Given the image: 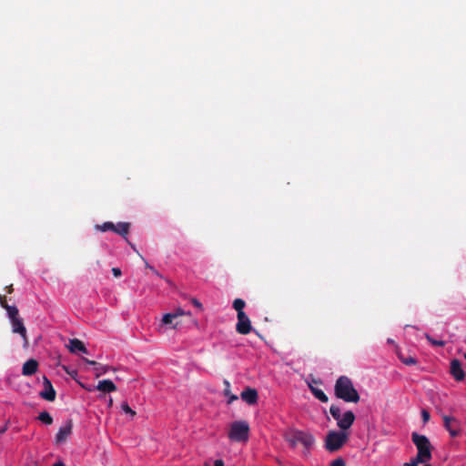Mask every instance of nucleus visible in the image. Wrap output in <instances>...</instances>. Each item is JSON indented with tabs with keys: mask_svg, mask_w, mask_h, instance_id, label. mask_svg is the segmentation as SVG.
Returning a JSON list of instances; mask_svg holds the SVG:
<instances>
[{
	"mask_svg": "<svg viewBox=\"0 0 466 466\" xmlns=\"http://www.w3.org/2000/svg\"><path fill=\"white\" fill-rule=\"evenodd\" d=\"M421 418H422L423 423H427L431 419L430 412L426 410H421Z\"/></svg>",
	"mask_w": 466,
	"mask_h": 466,
	"instance_id": "cd10ccee",
	"label": "nucleus"
},
{
	"mask_svg": "<svg viewBox=\"0 0 466 466\" xmlns=\"http://www.w3.org/2000/svg\"><path fill=\"white\" fill-rule=\"evenodd\" d=\"M443 426L449 431L451 437H457L460 434V422L454 417H450L447 415L442 416Z\"/></svg>",
	"mask_w": 466,
	"mask_h": 466,
	"instance_id": "6e6552de",
	"label": "nucleus"
},
{
	"mask_svg": "<svg viewBox=\"0 0 466 466\" xmlns=\"http://www.w3.org/2000/svg\"><path fill=\"white\" fill-rule=\"evenodd\" d=\"M450 373L457 381H461L464 380L465 372L461 367V362L459 360L453 359L451 361Z\"/></svg>",
	"mask_w": 466,
	"mask_h": 466,
	"instance_id": "9d476101",
	"label": "nucleus"
},
{
	"mask_svg": "<svg viewBox=\"0 0 466 466\" xmlns=\"http://www.w3.org/2000/svg\"><path fill=\"white\" fill-rule=\"evenodd\" d=\"M419 463H422L421 461H418V457L416 456V458L414 460H412L410 462H405L403 464V466H419Z\"/></svg>",
	"mask_w": 466,
	"mask_h": 466,
	"instance_id": "7c9ffc66",
	"label": "nucleus"
},
{
	"mask_svg": "<svg viewBox=\"0 0 466 466\" xmlns=\"http://www.w3.org/2000/svg\"><path fill=\"white\" fill-rule=\"evenodd\" d=\"M10 321H11V325H12V331L14 333L19 334L23 339L24 346H27L28 339H27V335H26V329L23 322V319L18 317Z\"/></svg>",
	"mask_w": 466,
	"mask_h": 466,
	"instance_id": "1a4fd4ad",
	"label": "nucleus"
},
{
	"mask_svg": "<svg viewBox=\"0 0 466 466\" xmlns=\"http://www.w3.org/2000/svg\"><path fill=\"white\" fill-rule=\"evenodd\" d=\"M45 390L40 392V397L48 401H53L56 399V390H54L51 381L45 376L44 377Z\"/></svg>",
	"mask_w": 466,
	"mask_h": 466,
	"instance_id": "f8f14e48",
	"label": "nucleus"
},
{
	"mask_svg": "<svg viewBox=\"0 0 466 466\" xmlns=\"http://www.w3.org/2000/svg\"><path fill=\"white\" fill-rule=\"evenodd\" d=\"M176 319V315H173L172 313H167L163 316L162 322L165 325H170L172 328H177V322L174 323V320Z\"/></svg>",
	"mask_w": 466,
	"mask_h": 466,
	"instance_id": "4be33fe9",
	"label": "nucleus"
},
{
	"mask_svg": "<svg viewBox=\"0 0 466 466\" xmlns=\"http://www.w3.org/2000/svg\"><path fill=\"white\" fill-rule=\"evenodd\" d=\"M411 441L418 450V461L428 462L431 459L432 445L430 440L425 436L417 432H412Z\"/></svg>",
	"mask_w": 466,
	"mask_h": 466,
	"instance_id": "f03ea898",
	"label": "nucleus"
},
{
	"mask_svg": "<svg viewBox=\"0 0 466 466\" xmlns=\"http://www.w3.org/2000/svg\"><path fill=\"white\" fill-rule=\"evenodd\" d=\"M38 420L46 425L53 423V418L47 411H43L38 415Z\"/></svg>",
	"mask_w": 466,
	"mask_h": 466,
	"instance_id": "b1692460",
	"label": "nucleus"
},
{
	"mask_svg": "<svg viewBox=\"0 0 466 466\" xmlns=\"http://www.w3.org/2000/svg\"><path fill=\"white\" fill-rule=\"evenodd\" d=\"M288 441L292 447H295L298 443H301L305 448L309 449L314 444L315 439L309 432L295 431L288 439Z\"/></svg>",
	"mask_w": 466,
	"mask_h": 466,
	"instance_id": "423d86ee",
	"label": "nucleus"
},
{
	"mask_svg": "<svg viewBox=\"0 0 466 466\" xmlns=\"http://www.w3.org/2000/svg\"><path fill=\"white\" fill-rule=\"evenodd\" d=\"M309 389H310L311 393L314 395V397L316 399H318L321 402H328L329 401L328 396L324 393V391L322 390L315 388V387H313L311 385H309Z\"/></svg>",
	"mask_w": 466,
	"mask_h": 466,
	"instance_id": "6ab92c4d",
	"label": "nucleus"
},
{
	"mask_svg": "<svg viewBox=\"0 0 466 466\" xmlns=\"http://www.w3.org/2000/svg\"><path fill=\"white\" fill-rule=\"evenodd\" d=\"M130 229V224L127 222H119L115 225L114 232L122 236L127 237Z\"/></svg>",
	"mask_w": 466,
	"mask_h": 466,
	"instance_id": "f3484780",
	"label": "nucleus"
},
{
	"mask_svg": "<svg viewBox=\"0 0 466 466\" xmlns=\"http://www.w3.org/2000/svg\"><path fill=\"white\" fill-rule=\"evenodd\" d=\"M402 362L406 365H413L417 363V360L414 358L410 357L408 359H403Z\"/></svg>",
	"mask_w": 466,
	"mask_h": 466,
	"instance_id": "c756f323",
	"label": "nucleus"
},
{
	"mask_svg": "<svg viewBox=\"0 0 466 466\" xmlns=\"http://www.w3.org/2000/svg\"><path fill=\"white\" fill-rule=\"evenodd\" d=\"M424 466H431V465L427 464V465H424Z\"/></svg>",
	"mask_w": 466,
	"mask_h": 466,
	"instance_id": "79ce46f5",
	"label": "nucleus"
},
{
	"mask_svg": "<svg viewBox=\"0 0 466 466\" xmlns=\"http://www.w3.org/2000/svg\"><path fill=\"white\" fill-rule=\"evenodd\" d=\"M68 349L70 352L76 354L78 352H82L85 354L88 353L87 349L86 348L85 344L78 339H72L69 340Z\"/></svg>",
	"mask_w": 466,
	"mask_h": 466,
	"instance_id": "4468645a",
	"label": "nucleus"
},
{
	"mask_svg": "<svg viewBox=\"0 0 466 466\" xmlns=\"http://www.w3.org/2000/svg\"><path fill=\"white\" fill-rule=\"evenodd\" d=\"M83 360L89 364V365H92V366H95V370H96V377H100L101 375L105 374L106 371H107V367L106 366H103L99 363H97L96 361L95 360H90L88 359H83Z\"/></svg>",
	"mask_w": 466,
	"mask_h": 466,
	"instance_id": "a211bd4d",
	"label": "nucleus"
},
{
	"mask_svg": "<svg viewBox=\"0 0 466 466\" xmlns=\"http://www.w3.org/2000/svg\"><path fill=\"white\" fill-rule=\"evenodd\" d=\"M224 385H225V389H224V395L228 397V403L230 404L232 403L234 400H238V396L237 395H234V394H231V391H230V383L229 381H228L227 380H224Z\"/></svg>",
	"mask_w": 466,
	"mask_h": 466,
	"instance_id": "412c9836",
	"label": "nucleus"
},
{
	"mask_svg": "<svg viewBox=\"0 0 466 466\" xmlns=\"http://www.w3.org/2000/svg\"><path fill=\"white\" fill-rule=\"evenodd\" d=\"M238 322L236 325V330L241 335H247L250 333L252 327L251 321L246 313L237 314Z\"/></svg>",
	"mask_w": 466,
	"mask_h": 466,
	"instance_id": "0eeeda50",
	"label": "nucleus"
},
{
	"mask_svg": "<svg viewBox=\"0 0 466 466\" xmlns=\"http://www.w3.org/2000/svg\"><path fill=\"white\" fill-rule=\"evenodd\" d=\"M121 409L125 413L129 414L132 418L136 415V411L133 410L127 402H123L121 404Z\"/></svg>",
	"mask_w": 466,
	"mask_h": 466,
	"instance_id": "bb28decb",
	"label": "nucleus"
},
{
	"mask_svg": "<svg viewBox=\"0 0 466 466\" xmlns=\"http://www.w3.org/2000/svg\"><path fill=\"white\" fill-rule=\"evenodd\" d=\"M64 370H65L68 374H70L71 376L73 375V372H70V371L67 370V368H66V367H64Z\"/></svg>",
	"mask_w": 466,
	"mask_h": 466,
	"instance_id": "58836bf2",
	"label": "nucleus"
},
{
	"mask_svg": "<svg viewBox=\"0 0 466 466\" xmlns=\"http://www.w3.org/2000/svg\"><path fill=\"white\" fill-rule=\"evenodd\" d=\"M53 466H65V464L62 461H57Z\"/></svg>",
	"mask_w": 466,
	"mask_h": 466,
	"instance_id": "4c0bfd02",
	"label": "nucleus"
},
{
	"mask_svg": "<svg viewBox=\"0 0 466 466\" xmlns=\"http://www.w3.org/2000/svg\"><path fill=\"white\" fill-rule=\"evenodd\" d=\"M249 425L246 420H236L231 423L228 438L234 441L242 442L248 440Z\"/></svg>",
	"mask_w": 466,
	"mask_h": 466,
	"instance_id": "39448f33",
	"label": "nucleus"
},
{
	"mask_svg": "<svg viewBox=\"0 0 466 466\" xmlns=\"http://www.w3.org/2000/svg\"><path fill=\"white\" fill-rule=\"evenodd\" d=\"M73 422L68 420L62 427H60L58 432L56 435V443H62L66 441L68 436L72 433Z\"/></svg>",
	"mask_w": 466,
	"mask_h": 466,
	"instance_id": "9b49d317",
	"label": "nucleus"
},
{
	"mask_svg": "<svg viewBox=\"0 0 466 466\" xmlns=\"http://www.w3.org/2000/svg\"><path fill=\"white\" fill-rule=\"evenodd\" d=\"M96 228L100 231H108V230H111L114 232V229H115V224L113 222H105L103 223L102 225H96Z\"/></svg>",
	"mask_w": 466,
	"mask_h": 466,
	"instance_id": "393cba45",
	"label": "nucleus"
},
{
	"mask_svg": "<svg viewBox=\"0 0 466 466\" xmlns=\"http://www.w3.org/2000/svg\"><path fill=\"white\" fill-rule=\"evenodd\" d=\"M6 303V299L0 294V305L3 307Z\"/></svg>",
	"mask_w": 466,
	"mask_h": 466,
	"instance_id": "c9c22d12",
	"label": "nucleus"
},
{
	"mask_svg": "<svg viewBox=\"0 0 466 466\" xmlns=\"http://www.w3.org/2000/svg\"><path fill=\"white\" fill-rule=\"evenodd\" d=\"M241 399L248 405H253L258 402V391L252 388H246L240 394Z\"/></svg>",
	"mask_w": 466,
	"mask_h": 466,
	"instance_id": "ddd939ff",
	"label": "nucleus"
},
{
	"mask_svg": "<svg viewBox=\"0 0 466 466\" xmlns=\"http://www.w3.org/2000/svg\"><path fill=\"white\" fill-rule=\"evenodd\" d=\"M246 303L242 299H236L233 301V308L238 312V314H244L243 309L245 308Z\"/></svg>",
	"mask_w": 466,
	"mask_h": 466,
	"instance_id": "5701e85b",
	"label": "nucleus"
},
{
	"mask_svg": "<svg viewBox=\"0 0 466 466\" xmlns=\"http://www.w3.org/2000/svg\"><path fill=\"white\" fill-rule=\"evenodd\" d=\"M6 289H7V292H8L9 294H10V293H12V292L14 291L13 285L8 286Z\"/></svg>",
	"mask_w": 466,
	"mask_h": 466,
	"instance_id": "e433bc0d",
	"label": "nucleus"
},
{
	"mask_svg": "<svg viewBox=\"0 0 466 466\" xmlns=\"http://www.w3.org/2000/svg\"><path fill=\"white\" fill-rule=\"evenodd\" d=\"M3 308L5 309L10 320L19 317V311L15 306H10L5 303Z\"/></svg>",
	"mask_w": 466,
	"mask_h": 466,
	"instance_id": "aec40b11",
	"label": "nucleus"
},
{
	"mask_svg": "<svg viewBox=\"0 0 466 466\" xmlns=\"http://www.w3.org/2000/svg\"><path fill=\"white\" fill-rule=\"evenodd\" d=\"M176 315V319L185 314V312L181 309H177L175 312L172 313Z\"/></svg>",
	"mask_w": 466,
	"mask_h": 466,
	"instance_id": "473e14b6",
	"label": "nucleus"
},
{
	"mask_svg": "<svg viewBox=\"0 0 466 466\" xmlns=\"http://www.w3.org/2000/svg\"><path fill=\"white\" fill-rule=\"evenodd\" d=\"M96 389L101 392L106 393V392H113L116 390V387L114 384V382L110 380H100L96 387Z\"/></svg>",
	"mask_w": 466,
	"mask_h": 466,
	"instance_id": "dca6fc26",
	"label": "nucleus"
},
{
	"mask_svg": "<svg viewBox=\"0 0 466 466\" xmlns=\"http://www.w3.org/2000/svg\"><path fill=\"white\" fill-rule=\"evenodd\" d=\"M334 393L338 399L345 402L358 403L360 400L358 390L355 389L351 380L347 376H340L337 379Z\"/></svg>",
	"mask_w": 466,
	"mask_h": 466,
	"instance_id": "f257e3e1",
	"label": "nucleus"
},
{
	"mask_svg": "<svg viewBox=\"0 0 466 466\" xmlns=\"http://www.w3.org/2000/svg\"><path fill=\"white\" fill-rule=\"evenodd\" d=\"M192 303L194 306H196L197 308H199L201 309L202 308V304L196 299H192Z\"/></svg>",
	"mask_w": 466,
	"mask_h": 466,
	"instance_id": "72a5a7b5",
	"label": "nucleus"
},
{
	"mask_svg": "<svg viewBox=\"0 0 466 466\" xmlns=\"http://www.w3.org/2000/svg\"><path fill=\"white\" fill-rule=\"evenodd\" d=\"M112 273L113 275L116 277V278H118L121 276L122 272H121V269L119 268H112Z\"/></svg>",
	"mask_w": 466,
	"mask_h": 466,
	"instance_id": "2f4dec72",
	"label": "nucleus"
},
{
	"mask_svg": "<svg viewBox=\"0 0 466 466\" xmlns=\"http://www.w3.org/2000/svg\"><path fill=\"white\" fill-rule=\"evenodd\" d=\"M329 412L333 419L337 420V425L340 431L346 432L354 423L355 414L351 410H347L341 414L340 408L333 404L329 408Z\"/></svg>",
	"mask_w": 466,
	"mask_h": 466,
	"instance_id": "7ed1b4c3",
	"label": "nucleus"
},
{
	"mask_svg": "<svg viewBox=\"0 0 466 466\" xmlns=\"http://www.w3.org/2000/svg\"><path fill=\"white\" fill-rule=\"evenodd\" d=\"M425 338L432 346L443 347L445 345V341L435 339L431 336H430L428 333H425Z\"/></svg>",
	"mask_w": 466,
	"mask_h": 466,
	"instance_id": "a878e982",
	"label": "nucleus"
},
{
	"mask_svg": "<svg viewBox=\"0 0 466 466\" xmlns=\"http://www.w3.org/2000/svg\"><path fill=\"white\" fill-rule=\"evenodd\" d=\"M214 466H224V461L222 460H216Z\"/></svg>",
	"mask_w": 466,
	"mask_h": 466,
	"instance_id": "f704fd0d",
	"label": "nucleus"
},
{
	"mask_svg": "<svg viewBox=\"0 0 466 466\" xmlns=\"http://www.w3.org/2000/svg\"><path fill=\"white\" fill-rule=\"evenodd\" d=\"M112 403H113V400H112V399H110L109 401H108L109 406H111Z\"/></svg>",
	"mask_w": 466,
	"mask_h": 466,
	"instance_id": "ea45409f",
	"label": "nucleus"
},
{
	"mask_svg": "<svg viewBox=\"0 0 466 466\" xmlns=\"http://www.w3.org/2000/svg\"><path fill=\"white\" fill-rule=\"evenodd\" d=\"M150 269H152L157 275H158V273L153 268V267H150Z\"/></svg>",
	"mask_w": 466,
	"mask_h": 466,
	"instance_id": "a19ab883",
	"label": "nucleus"
},
{
	"mask_svg": "<svg viewBox=\"0 0 466 466\" xmlns=\"http://www.w3.org/2000/svg\"><path fill=\"white\" fill-rule=\"evenodd\" d=\"M349 440V434L344 431H330L325 439V448L330 452L339 451Z\"/></svg>",
	"mask_w": 466,
	"mask_h": 466,
	"instance_id": "20e7f679",
	"label": "nucleus"
},
{
	"mask_svg": "<svg viewBox=\"0 0 466 466\" xmlns=\"http://www.w3.org/2000/svg\"><path fill=\"white\" fill-rule=\"evenodd\" d=\"M38 369V362L35 359H30L25 361L22 368V374L24 376H32L36 373Z\"/></svg>",
	"mask_w": 466,
	"mask_h": 466,
	"instance_id": "2eb2a0df",
	"label": "nucleus"
},
{
	"mask_svg": "<svg viewBox=\"0 0 466 466\" xmlns=\"http://www.w3.org/2000/svg\"><path fill=\"white\" fill-rule=\"evenodd\" d=\"M330 466H346V463L342 458H338L331 462Z\"/></svg>",
	"mask_w": 466,
	"mask_h": 466,
	"instance_id": "c85d7f7f",
	"label": "nucleus"
}]
</instances>
